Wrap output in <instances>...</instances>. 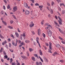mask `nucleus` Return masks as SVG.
I'll return each mask as SVG.
<instances>
[{
	"mask_svg": "<svg viewBox=\"0 0 65 65\" xmlns=\"http://www.w3.org/2000/svg\"><path fill=\"white\" fill-rule=\"evenodd\" d=\"M62 14H64V13H65V10H62Z\"/></svg>",
	"mask_w": 65,
	"mask_h": 65,
	"instance_id": "obj_36",
	"label": "nucleus"
},
{
	"mask_svg": "<svg viewBox=\"0 0 65 65\" xmlns=\"http://www.w3.org/2000/svg\"><path fill=\"white\" fill-rule=\"evenodd\" d=\"M56 55H57V53L56 52H54L53 54V56H55Z\"/></svg>",
	"mask_w": 65,
	"mask_h": 65,
	"instance_id": "obj_23",
	"label": "nucleus"
},
{
	"mask_svg": "<svg viewBox=\"0 0 65 65\" xmlns=\"http://www.w3.org/2000/svg\"><path fill=\"white\" fill-rule=\"evenodd\" d=\"M12 16L13 17V18L15 19H16V17H15V16H14V15H12Z\"/></svg>",
	"mask_w": 65,
	"mask_h": 65,
	"instance_id": "obj_40",
	"label": "nucleus"
},
{
	"mask_svg": "<svg viewBox=\"0 0 65 65\" xmlns=\"http://www.w3.org/2000/svg\"><path fill=\"white\" fill-rule=\"evenodd\" d=\"M56 46L57 47V48H60V45L59 44H56Z\"/></svg>",
	"mask_w": 65,
	"mask_h": 65,
	"instance_id": "obj_21",
	"label": "nucleus"
},
{
	"mask_svg": "<svg viewBox=\"0 0 65 65\" xmlns=\"http://www.w3.org/2000/svg\"><path fill=\"white\" fill-rule=\"evenodd\" d=\"M45 45L46 46H48V44L47 43H45Z\"/></svg>",
	"mask_w": 65,
	"mask_h": 65,
	"instance_id": "obj_57",
	"label": "nucleus"
},
{
	"mask_svg": "<svg viewBox=\"0 0 65 65\" xmlns=\"http://www.w3.org/2000/svg\"><path fill=\"white\" fill-rule=\"evenodd\" d=\"M11 37H13V38H14V36H13V35L12 34L11 35Z\"/></svg>",
	"mask_w": 65,
	"mask_h": 65,
	"instance_id": "obj_55",
	"label": "nucleus"
},
{
	"mask_svg": "<svg viewBox=\"0 0 65 65\" xmlns=\"http://www.w3.org/2000/svg\"><path fill=\"white\" fill-rule=\"evenodd\" d=\"M32 33L34 35V34H35V32H34L33 31H31Z\"/></svg>",
	"mask_w": 65,
	"mask_h": 65,
	"instance_id": "obj_62",
	"label": "nucleus"
},
{
	"mask_svg": "<svg viewBox=\"0 0 65 65\" xmlns=\"http://www.w3.org/2000/svg\"><path fill=\"white\" fill-rule=\"evenodd\" d=\"M17 30L19 32H20L21 31H20V29H19V28H18Z\"/></svg>",
	"mask_w": 65,
	"mask_h": 65,
	"instance_id": "obj_58",
	"label": "nucleus"
},
{
	"mask_svg": "<svg viewBox=\"0 0 65 65\" xmlns=\"http://www.w3.org/2000/svg\"><path fill=\"white\" fill-rule=\"evenodd\" d=\"M12 62V59L11 58L10 59V62L11 63Z\"/></svg>",
	"mask_w": 65,
	"mask_h": 65,
	"instance_id": "obj_51",
	"label": "nucleus"
},
{
	"mask_svg": "<svg viewBox=\"0 0 65 65\" xmlns=\"http://www.w3.org/2000/svg\"><path fill=\"white\" fill-rule=\"evenodd\" d=\"M58 18L59 19V20H58V22L59 23V25H62V19H61V18H60L59 17H58Z\"/></svg>",
	"mask_w": 65,
	"mask_h": 65,
	"instance_id": "obj_1",
	"label": "nucleus"
},
{
	"mask_svg": "<svg viewBox=\"0 0 65 65\" xmlns=\"http://www.w3.org/2000/svg\"><path fill=\"white\" fill-rule=\"evenodd\" d=\"M21 44V45H19V46L20 47H21V46H22V45H25V43L23 42H22L20 43Z\"/></svg>",
	"mask_w": 65,
	"mask_h": 65,
	"instance_id": "obj_10",
	"label": "nucleus"
},
{
	"mask_svg": "<svg viewBox=\"0 0 65 65\" xmlns=\"http://www.w3.org/2000/svg\"><path fill=\"white\" fill-rule=\"evenodd\" d=\"M29 50L30 52H32V51H33V50L32 48H29Z\"/></svg>",
	"mask_w": 65,
	"mask_h": 65,
	"instance_id": "obj_34",
	"label": "nucleus"
},
{
	"mask_svg": "<svg viewBox=\"0 0 65 65\" xmlns=\"http://www.w3.org/2000/svg\"><path fill=\"white\" fill-rule=\"evenodd\" d=\"M36 41L37 43L38 44V45H39L40 48H41V46H40V45L39 43V38L38 37H37L36 38Z\"/></svg>",
	"mask_w": 65,
	"mask_h": 65,
	"instance_id": "obj_3",
	"label": "nucleus"
},
{
	"mask_svg": "<svg viewBox=\"0 0 65 65\" xmlns=\"http://www.w3.org/2000/svg\"><path fill=\"white\" fill-rule=\"evenodd\" d=\"M8 28H9V29H13V27H12L9 26H8Z\"/></svg>",
	"mask_w": 65,
	"mask_h": 65,
	"instance_id": "obj_26",
	"label": "nucleus"
},
{
	"mask_svg": "<svg viewBox=\"0 0 65 65\" xmlns=\"http://www.w3.org/2000/svg\"><path fill=\"white\" fill-rule=\"evenodd\" d=\"M49 46H52V43L51 42H49Z\"/></svg>",
	"mask_w": 65,
	"mask_h": 65,
	"instance_id": "obj_54",
	"label": "nucleus"
},
{
	"mask_svg": "<svg viewBox=\"0 0 65 65\" xmlns=\"http://www.w3.org/2000/svg\"><path fill=\"white\" fill-rule=\"evenodd\" d=\"M25 42L26 43H29V42H30V41L29 40H26L25 41Z\"/></svg>",
	"mask_w": 65,
	"mask_h": 65,
	"instance_id": "obj_32",
	"label": "nucleus"
},
{
	"mask_svg": "<svg viewBox=\"0 0 65 65\" xmlns=\"http://www.w3.org/2000/svg\"><path fill=\"white\" fill-rule=\"evenodd\" d=\"M12 44L14 46H17V43H16L15 44V43H14V42H12Z\"/></svg>",
	"mask_w": 65,
	"mask_h": 65,
	"instance_id": "obj_20",
	"label": "nucleus"
},
{
	"mask_svg": "<svg viewBox=\"0 0 65 65\" xmlns=\"http://www.w3.org/2000/svg\"><path fill=\"white\" fill-rule=\"evenodd\" d=\"M3 9L4 10H5L6 9V8H5V7L4 6H3Z\"/></svg>",
	"mask_w": 65,
	"mask_h": 65,
	"instance_id": "obj_53",
	"label": "nucleus"
},
{
	"mask_svg": "<svg viewBox=\"0 0 65 65\" xmlns=\"http://www.w3.org/2000/svg\"><path fill=\"white\" fill-rule=\"evenodd\" d=\"M54 4V2H52L51 5L52 6H53V5Z\"/></svg>",
	"mask_w": 65,
	"mask_h": 65,
	"instance_id": "obj_50",
	"label": "nucleus"
},
{
	"mask_svg": "<svg viewBox=\"0 0 65 65\" xmlns=\"http://www.w3.org/2000/svg\"><path fill=\"white\" fill-rule=\"evenodd\" d=\"M26 54L28 56H29V52L28 51H27L26 52Z\"/></svg>",
	"mask_w": 65,
	"mask_h": 65,
	"instance_id": "obj_41",
	"label": "nucleus"
},
{
	"mask_svg": "<svg viewBox=\"0 0 65 65\" xmlns=\"http://www.w3.org/2000/svg\"><path fill=\"white\" fill-rule=\"evenodd\" d=\"M59 39H60V40H63V38L61 37L60 36L59 37Z\"/></svg>",
	"mask_w": 65,
	"mask_h": 65,
	"instance_id": "obj_38",
	"label": "nucleus"
},
{
	"mask_svg": "<svg viewBox=\"0 0 65 65\" xmlns=\"http://www.w3.org/2000/svg\"><path fill=\"white\" fill-rule=\"evenodd\" d=\"M24 6L26 8H27L28 7V4L26 3H24Z\"/></svg>",
	"mask_w": 65,
	"mask_h": 65,
	"instance_id": "obj_9",
	"label": "nucleus"
},
{
	"mask_svg": "<svg viewBox=\"0 0 65 65\" xmlns=\"http://www.w3.org/2000/svg\"><path fill=\"white\" fill-rule=\"evenodd\" d=\"M49 28H50V27H47L45 28V29L46 30H47V29H49Z\"/></svg>",
	"mask_w": 65,
	"mask_h": 65,
	"instance_id": "obj_60",
	"label": "nucleus"
},
{
	"mask_svg": "<svg viewBox=\"0 0 65 65\" xmlns=\"http://www.w3.org/2000/svg\"><path fill=\"white\" fill-rule=\"evenodd\" d=\"M16 64L17 65H20V63L19 62V61L18 60H16Z\"/></svg>",
	"mask_w": 65,
	"mask_h": 65,
	"instance_id": "obj_19",
	"label": "nucleus"
},
{
	"mask_svg": "<svg viewBox=\"0 0 65 65\" xmlns=\"http://www.w3.org/2000/svg\"><path fill=\"white\" fill-rule=\"evenodd\" d=\"M54 22L55 24L56 25V26H58V27H59V24L57 23L56 21H54Z\"/></svg>",
	"mask_w": 65,
	"mask_h": 65,
	"instance_id": "obj_15",
	"label": "nucleus"
},
{
	"mask_svg": "<svg viewBox=\"0 0 65 65\" xmlns=\"http://www.w3.org/2000/svg\"><path fill=\"white\" fill-rule=\"evenodd\" d=\"M43 6L42 5L41 6H39V8H40V10H42V9L43 8Z\"/></svg>",
	"mask_w": 65,
	"mask_h": 65,
	"instance_id": "obj_13",
	"label": "nucleus"
},
{
	"mask_svg": "<svg viewBox=\"0 0 65 65\" xmlns=\"http://www.w3.org/2000/svg\"><path fill=\"white\" fill-rule=\"evenodd\" d=\"M4 11H2L1 12V14L2 15V14H4Z\"/></svg>",
	"mask_w": 65,
	"mask_h": 65,
	"instance_id": "obj_28",
	"label": "nucleus"
},
{
	"mask_svg": "<svg viewBox=\"0 0 65 65\" xmlns=\"http://www.w3.org/2000/svg\"><path fill=\"white\" fill-rule=\"evenodd\" d=\"M42 35L43 37H44V38H45V35L44 34V33Z\"/></svg>",
	"mask_w": 65,
	"mask_h": 65,
	"instance_id": "obj_39",
	"label": "nucleus"
},
{
	"mask_svg": "<svg viewBox=\"0 0 65 65\" xmlns=\"http://www.w3.org/2000/svg\"><path fill=\"white\" fill-rule=\"evenodd\" d=\"M44 20H43L41 22V24L42 25H43V24H44Z\"/></svg>",
	"mask_w": 65,
	"mask_h": 65,
	"instance_id": "obj_27",
	"label": "nucleus"
},
{
	"mask_svg": "<svg viewBox=\"0 0 65 65\" xmlns=\"http://www.w3.org/2000/svg\"><path fill=\"white\" fill-rule=\"evenodd\" d=\"M4 57L5 58H4V59H7V58H8V57L6 55H5V56H4Z\"/></svg>",
	"mask_w": 65,
	"mask_h": 65,
	"instance_id": "obj_31",
	"label": "nucleus"
},
{
	"mask_svg": "<svg viewBox=\"0 0 65 65\" xmlns=\"http://www.w3.org/2000/svg\"><path fill=\"white\" fill-rule=\"evenodd\" d=\"M49 48L51 50H52V46H49Z\"/></svg>",
	"mask_w": 65,
	"mask_h": 65,
	"instance_id": "obj_43",
	"label": "nucleus"
},
{
	"mask_svg": "<svg viewBox=\"0 0 65 65\" xmlns=\"http://www.w3.org/2000/svg\"><path fill=\"white\" fill-rule=\"evenodd\" d=\"M13 22L12 20H11L10 21V23L11 24H12L13 23Z\"/></svg>",
	"mask_w": 65,
	"mask_h": 65,
	"instance_id": "obj_59",
	"label": "nucleus"
},
{
	"mask_svg": "<svg viewBox=\"0 0 65 65\" xmlns=\"http://www.w3.org/2000/svg\"><path fill=\"white\" fill-rule=\"evenodd\" d=\"M2 51H3V48L1 47V49L0 50V53L2 52Z\"/></svg>",
	"mask_w": 65,
	"mask_h": 65,
	"instance_id": "obj_33",
	"label": "nucleus"
},
{
	"mask_svg": "<svg viewBox=\"0 0 65 65\" xmlns=\"http://www.w3.org/2000/svg\"><path fill=\"white\" fill-rule=\"evenodd\" d=\"M12 55L13 56V58H14V54H12Z\"/></svg>",
	"mask_w": 65,
	"mask_h": 65,
	"instance_id": "obj_61",
	"label": "nucleus"
},
{
	"mask_svg": "<svg viewBox=\"0 0 65 65\" xmlns=\"http://www.w3.org/2000/svg\"><path fill=\"white\" fill-rule=\"evenodd\" d=\"M39 58H40V59L41 61L42 62H43V60H42V59H41V57H40V56H39Z\"/></svg>",
	"mask_w": 65,
	"mask_h": 65,
	"instance_id": "obj_35",
	"label": "nucleus"
},
{
	"mask_svg": "<svg viewBox=\"0 0 65 65\" xmlns=\"http://www.w3.org/2000/svg\"><path fill=\"white\" fill-rule=\"evenodd\" d=\"M36 65H42L41 62H37L36 63Z\"/></svg>",
	"mask_w": 65,
	"mask_h": 65,
	"instance_id": "obj_7",
	"label": "nucleus"
},
{
	"mask_svg": "<svg viewBox=\"0 0 65 65\" xmlns=\"http://www.w3.org/2000/svg\"><path fill=\"white\" fill-rule=\"evenodd\" d=\"M2 22L4 24V25H7V23L5 21H3V20L2 21Z\"/></svg>",
	"mask_w": 65,
	"mask_h": 65,
	"instance_id": "obj_17",
	"label": "nucleus"
},
{
	"mask_svg": "<svg viewBox=\"0 0 65 65\" xmlns=\"http://www.w3.org/2000/svg\"><path fill=\"white\" fill-rule=\"evenodd\" d=\"M16 63L15 62L12 63V65H15Z\"/></svg>",
	"mask_w": 65,
	"mask_h": 65,
	"instance_id": "obj_45",
	"label": "nucleus"
},
{
	"mask_svg": "<svg viewBox=\"0 0 65 65\" xmlns=\"http://www.w3.org/2000/svg\"><path fill=\"white\" fill-rule=\"evenodd\" d=\"M43 46V47H44V49L46 50V47L44 45Z\"/></svg>",
	"mask_w": 65,
	"mask_h": 65,
	"instance_id": "obj_56",
	"label": "nucleus"
},
{
	"mask_svg": "<svg viewBox=\"0 0 65 65\" xmlns=\"http://www.w3.org/2000/svg\"><path fill=\"white\" fill-rule=\"evenodd\" d=\"M58 10H59V11H61V8H60V7H58Z\"/></svg>",
	"mask_w": 65,
	"mask_h": 65,
	"instance_id": "obj_64",
	"label": "nucleus"
},
{
	"mask_svg": "<svg viewBox=\"0 0 65 65\" xmlns=\"http://www.w3.org/2000/svg\"><path fill=\"white\" fill-rule=\"evenodd\" d=\"M48 9V10L49 11H50L51 13V14H53V10L52 9H49V7L48 6H47L46 7Z\"/></svg>",
	"mask_w": 65,
	"mask_h": 65,
	"instance_id": "obj_4",
	"label": "nucleus"
},
{
	"mask_svg": "<svg viewBox=\"0 0 65 65\" xmlns=\"http://www.w3.org/2000/svg\"><path fill=\"white\" fill-rule=\"evenodd\" d=\"M60 62H63V60H60L59 61Z\"/></svg>",
	"mask_w": 65,
	"mask_h": 65,
	"instance_id": "obj_63",
	"label": "nucleus"
},
{
	"mask_svg": "<svg viewBox=\"0 0 65 65\" xmlns=\"http://www.w3.org/2000/svg\"><path fill=\"white\" fill-rule=\"evenodd\" d=\"M61 42L63 44H65V40H64V41H61Z\"/></svg>",
	"mask_w": 65,
	"mask_h": 65,
	"instance_id": "obj_30",
	"label": "nucleus"
},
{
	"mask_svg": "<svg viewBox=\"0 0 65 65\" xmlns=\"http://www.w3.org/2000/svg\"><path fill=\"white\" fill-rule=\"evenodd\" d=\"M3 53L4 55L5 56H6V53L5 52V51H3Z\"/></svg>",
	"mask_w": 65,
	"mask_h": 65,
	"instance_id": "obj_37",
	"label": "nucleus"
},
{
	"mask_svg": "<svg viewBox=\"0 0 65 65\" xmlns=\"http://www.w3.org/2000/svg\"><path fill=\"white\" fill-rule=\"evenodd\" d=\"M34 26V24L33 23V22H31L30 24L29 25V26L30 27H33Z\"/></svg>",
	"mask_w": 65,
	"mask_h": 65,
	"instance_id": "obj_5",
	"label": "nucleus"
},
{
	"mask_svg": "<svg viewBox=\"0 0 65 65\" xmlns=\"http://www.w3.org/2000/svg\"><path fill=\"white\" fill-rule=\"evenodd\" d=\"M10 52H12V53L13 52V51L12 50L10 49Z\"/></svg>",
	"mask_w": 65,
	"mask_h": 65,
	"instance_id": "obj_47",
	"label": "nucleus"
},
{
	"mask_svg": "<svg viewBox=\"0 0 65 65\" xmlns=\"http://www.w3.org/2000/svg\"><path fill=\"white\" fill-rule=\"evenodd\" d=\"M29 13H30V12L28 10H26L25 12V14L26 15H28Z\"/></svg>",
	"mask_w": 65,
	"mask_h": 65,
	"instance_id": "obj_8",
	"label": "nucleus"
},
{
	"mask_svg": "<svg viewBox=\"0 0 65 65\" xmlns=\"http://www.w3.org/2000/svg\"><path fill=\"white\" fill-rule=\"evenodd\" d=\"M43 59L46 62H47V63L48 62V60H47V58H46V57H44Z\"/></svg>",
	"mask_w": 65,
	"mask_h": 65,
	"instance_id": "obj_11",
	"label": "nucleus"
},
{
	"mask_svg": "<svg viewBox=\"0 0 65 65\" xmlns=\"http://www.w3.org/2000/svg\"><path fill=\"white\" fill-rule=\"evenodd\" d=\"M48 52L49 53H52V52L51 51V50H50V49L48 50Z\"/></svg>",
	"mask_w": 65,
	"mask_h": 65,
	"instance_id": "obj_46",
	"label": "nucleus"
},
{
	"mask_svg": "<svg viewBox=\"0 0 65 65\" xmlns=\"http://www.w3.org/2000/svg\"><path fill=\"white\" fill-rule=\"evenodd\" d=\"M34 55L36 57H38V55H37L36 54H34Z\"/></svg>",
	"mask_w": 65,
	"mask_h": 65,
	"instance_id": "obj_42",
	"label": "nucleus"
},
{
	"mask_svg": "<svg viewBox=\"0 0 65 65\" xmlns=\"http://www.w3.org/2000/svg\"><path fill=\"white\" fill-rule=\"evenodd\" d=\"M31 59L33 61H35V57H31Z\"/></svg>",
	"mask_w": 65,
	"mask_h": 65,
	"instance_id": "obj_25",
	"label": "nucleus"
},
{
	"mask_svg": "<svg viewBox=\"0 0 65 65\" xmlns=\"http://www.w3.org/2000/svg\"><path fill=\"white\" fill-rule=\"evenodd\" d=\"M9 46L10 47H11V44L10 43H9Z\"/></svg>",
	"mask_w": 65,
	"mask_h": 65,
	"instance_id": "obj_48",
	"label": "nucleus"
},
{
	"mask_svg": "<svg viewBox=\"0 0 65 65\" xmlns=\"http://www.w3.org/2000/svg\"><path fill=\"white\" fill-rule=\"evenodd\" d=\"M39 53L40 55H42V51L41 50H39Z\"/></svg>",
	"mask_w": 65,
	"mask_h": 65,
	"instance_id": "obj_24",
	"label": "nucleus"
},
{
	"mask_svg": "<svg viewBox=\"0 0 65 65\" xmlns=\"http://www.w3.org/2000/svg\"><path fill=\"white\" fill-rule=\"evenodd\" d=\"M57 13H58V15H59V16H61V14H60V13H59V12H57Z\"/></svg>",
	"mask_w": 65,
	"mask_h": 65,
	"instance_id": "obj_52",
	"label": "nucleus"
},
{
	"mask_svg": "<svg viewBox=\"0 0 65 65\" xmlns=\"http://www.w3.org/2000/svg\"><path fill=\"white\" fill-rule=\"evenodd\" d=\"M21 57L24 59H27V57L25 56H21Z\"/></svg>",
	"mask_w": 65,
	"mask_h": 65,
	"instance_id": "obj_12",
	"label": "nucleus"
},
{
	"mask_svg": "<svg viewBox=\"0 0 65 65\" xmlns=\"http://www.w3.org/2000/svg\"><path fill=\"white\" fill-rule=\"evenodd\" d=\"M40 31L41 30L40 29H39L38 30V35L39 36L40 35Z\"/></svg>",
	"mask_w": 65,
	"mask_h": 65,
	"instance_id": "obj_14",
	"label": "nucleus"
},
{
	"mask_svg": "<svg viewBox=\"0 0 65 65\" xmlns=\"http://www.w3.org/2000/svg\"><path fill=\"white\" fill-rule=\"evenodd\" d=\"M45 25H46L47 26H48V27H50L52 28V27L51 26V25H50V24H49V23H46Z\"/></svg>",
	"mask_w": 65,
	"mask_h": 65,
	"instance_id": "obj_16",
	"label": "nucleus"
},
{
	"mask_svg": "<svg viewBox=\"0 0 65 65\" xmlns=\"http://www.w3.org/2000/svg\"><path fill=\"white\" fill-rule=\"evenodd\" d=\"M15 35H16L17 37H19V34H18V32H15Z\"/></svg>",
	"mask_w": 65,
	"mask_h": 65,
	"instance_id": "obj_22",
	"label": "nucleus"
},
{
	"mask_svg": "<svg viewBox=\"0 0 65 65\" xmlns=\"http://www.w3.org/2000/svg\"><path fill=\"white\" fill-rule=\"evenodd\" d=\"M47 5L48 6H51V5H50V4L47 3Z\"/></svg>",
	"mask_w": 65,
	"mask_h": 65,
	"instance_id": "obj_49",
	"label": "nucleus"
},
{
	"mask_svg": "<svg viewBox=\"0 0 65 65\" xmlns=\"http://www.w3.org/2000/svg\"><path fill=\"white\" fill-rule=\"evenodd\" d=\"M23 37H26V32L25 31L23 32Z\"/></svg>",
	"mask_w": 65,
	"mask_h": 65,
	"instance_id": "obj_18",
	"label": "nucleus"
},
{
	"mask_svg": "<svg viewBox=\"0 0 65 65\" xmlns=\"http://www.w3.org/2000/svg\"><path fill=\"white\" fill-rule=\"evenodd\" d=\"M48 35L49 36H51L52 35V32L51 31V30L49 29H48L47 31Z\"/></svg>",
	"mask_w": 65,
	"mask_h": 65,
	"instance_id": "obj_2",
	"label": "nucleus"
},
{
	"mask_svg": "<svg viewBox=\"0 0 65 65\" xmlns=\"http://www.w3.org/2000/svg\"><path fill=\"white\" fill-rule=\"evenodd\" d=\"M10 7V5H8L7 6V9H9Z\"/></svg>",
	"mask_w": 65,
	"mask_h": 65,
	"instance_id": "obj_29",
	"label": "nucleus"
},
{
	"mask_svg": "<svg viewBox=\"0 0 65 65\" xmlns=\"http://www.w3.org/2000/svg\"><path fill=\"white\" fill-rule=\"evenodd\" d=\"M13 9L14 10V11L13 10V11L15 12V11H17V9H18L17 7L16 6L14 7L13 8Z\"/></svg>",
	"mask_w": 65,
	"mask_h": 65,
	"instance_id": "obj_6",
	"label": "nucleus"
},
{
	"mask_svg": "<svg viewBox=\"0 0 65 65\" xmlns=\"http://www.w3.org/2000/svg\"><path fill=\"white\" fill-rule=\"evenodd\" d=\"M35 6H39V4H38L37 3H36L35 4Z\"/></svg>",
	"mask_w": 65,
	"mask_h": 65,
	"instance_id": "obj_44",
	"label": "nucleus"
}]
</instances>
